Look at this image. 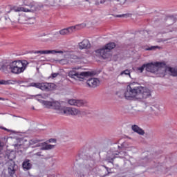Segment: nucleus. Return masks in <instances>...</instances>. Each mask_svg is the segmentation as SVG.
Returning <instances> with one entry per match:
<instances>
[{
  "label": "nucleus",
  "instance_id": "obj_20",
  "mask_svg": "<svg viewBox=\"0 0 177 177\" xmlns=\"http://www.w3.org/2000/svg\"><path fill=\"white\" fill-rule=\"evenodd\" d=\"M11 10H14V12H25L28 11V10H26V8L24 7L14 6L11 8L10 10L8 12H7V13H10Z\"/></svg>",
  "mask_w": 177,
  "mask_h": 177
},
{
  "label": "nucleus",
  "instance_id": "obj_49",
  "mask_svg": "<svg viewBox=\"0 0 177 177\" xmlns=\"http://www.w3.org/2000/svg\"><path fill=\"white\" fill-rule=\"evenodd\" d=\"M124 156H127V152H124Z\"/></svg>",
  "mask_w": 177,
  "mask_h": 177
},
{
  "label": "nucleus",
  "instance_id": "obj_26",
  "mask_svg": "<svg viewBox=\"0 0 177 177\" xmlns=\"http://www.w3.org/2000/svg\"><path fill=\"white\" fill-rule=\"evenodd\" d=\"M17 82V80H4V85H15Z\"/></svg>",
  "mask_w": 177,
  "mask_h": 177
},
{
  "label": "nucleus",
  "instance_id": "obj_38",
  "mask_svg": "<svg viewBox=\"0 0 177 177\" xmlns=\"http://www.w3.org/2000/svg\"><path fill=\"white\" fill-rule=\"evenodd\" d=\"M104 2H106V0H97L95 5H100V3H104Z\"/></svg>",
  "mask_w": 177,
  "mask_h": 177
},
{
  "label": "nucleus",
  "instance_id": "obj_37",
  "mask_svg": "<svg viewBox=\"0 0 177 177\" xmlns=\"http://www.w3.org/2000/svg\"><path fill=\"white\" fill-rule=\"evenodd\" d=\"M57 75H59V73H53L51 74V75L48 77V78H56V77H57Z\"/></svg>",
  "mask_w": 177,
  "mask_h": 177
},
{
  "label": "nucleus",
  "instance_id": "obj_24",
  "mask_svg": "<svg viewBox=\"0 0 177 177\" xmlns=\"http://www.w3.org/2000/svg\"><path fill=\"white\" fill-rule=\"evenodd\" d=\"M167 21L171 20L172 24H174V23H176V21H177V17H175V15H169V16L167 17Z\"/></svg>",
  "mask_w": 177,
  "mask_h": 177
},
{
  "label": "nucleus",
  "instance_id": "obj_40",
  "mask_svg": "<svg viewBox=\"0 0 177 177\" xmlns=\"http://www.w3.org/2000/svg\"><path fill=\"white\" fill-rule=\"evenodd\" d=\"M49 143H53L56 142V139L55 138H50L48 140Z\"/></svg>",
  "mask_w": 177,
  "mask_h": 177
},
{
  "label": "nucleus",
  "instance_id": "obj_16",
  "mask_svg": "<svg viewBox=\"0 0 177 177\" xmlns=\"http://www.w3.org/2000/svg\"><path fill=\"white\" fill-rule=\"evenodd\" d=\"M41 146V150H52V149L55 148V145H48L46 142H43L41 144H38L37 145V147H39Z\"/></svg>",
  "mask_w": 177,
  "mask_h": 177
},
{
  "label": "nucleus",
  "instance_id": "obj_4",
  "mask_svg": "<svg viewBox=\"0 0 177 177\" xmlns=\"http://www.w3.org/2000/svg\"><path fill=\"white\" fill-rule=\"evenodd\" d=\"M95 74L93 72H81L80 73L75 71H71L68 73V76L70 78H74V80H79L80 81H84L85 78L88 77H93Z\"/></svg>",
  "mask_w": 177,
  "mask_h": 177
},
{
  "label": "nucleus",
  "instance_id": "obj_22",
  "mask_svg": "<svg viewBox=\"0 0 177 177\" xmlns=\"http://www.w3.org/2000/svg\"><path fill=\"white\" fill-rule=\"evenodd\" d=\"M28 17L26 15H19L18 18V23L19 24H26Z\"/></svg>",
  "mask_w": 177,
  "mask_h": 177
},
{
  "label": "nucleus",
  "instance_id": "obj_1",
  "mask_svg": "<svg viewBox=\"0 0 177 177\" xmlns=\"http://www.w3.org/2000/svg\"><path fill=\"white\" fill-rule=\"evenodd\" d=\"M136 82L130 83L124 91V97L127 100L131 99H136L137 100H143L151 96V91L150 89L143 86H136Z\"/></svg>",
  "mask_w": 177,
  "mask_h": 177
},
{
  "label": "nucleus",
  "instance_id": "obj_28",
  "mask_svg": "<svg viewBox=\"0 0 177 177\" xmlns=\"http://www.w3.org/2000/svg\"><path fill=\"white\" fill-rule=\"evenodd\" d=\"M146 70V64H142L141 66L137 68V71L138 73H143Z\"/></svg>",
  "mask_w": 177,
  "mask_h": 177
},
{
  "label": "nucleus",
  "instance_id": "obj_42",
  "mask_svg": "<svg viewBox=\"0 0 177 177\" xmlns=\"http://www.w3.org/2000/svg\"><path fill=\"white\" fill-rule=\"evenodd\" d=\"M41 152H37L35 155L38 156V157H41V156H42V155H41Z\"/></svg>",
  "mask_w": 177,
  "mask_h": 177
},
{
  "label": "nucleus",
  "instance_id": "obj_32",
  "mask_svg": "<svg viewBox=\"0 0 177 177\" xmlns=\"http://www.w3.org/2000/svg\"><path fill=\"white\" fill-rule=\"evenodd\" d=\"M39 142H41L40 140L32 139L30 140L29 143L30 145H36V143H39Z\"/></svg>",
  "mask_w": 177,
  "mask_h": 177
},
{
  "label": "nucleus",
  "instance_id": "obj_51",
  "mask_svg": "<svg viewBox=\"0 0 177 177\" xmlns=\"http://www.w3.org/2000/svg\"><path fill=\"white\" fill-rule=\"evenodd\" d=\"M122 151H120L119 153H121Z\"/></svg>",
  "mask_w": 177,
  "mask_h": 177
},
{
  "label": "nucleus",
  "instance_id": "obj_27",
  "mask_svg": "<svg viewBox=\"0 0 177 177\" xmlns=\"http://www.w3.org/2000/svg\"><path fill=\"white\" fill-rule=\"evenodd\" d=\"M156 49H161V47L158 46H151L145 48V50H156Z\"/></svg>",
  "mask_w": 177,
  "mask_h": 177
},
{
  "label": "nucleus",
  "instance_id": "obj_44",
  "mask_svg": "<svg viewBox=\"0 0 177 177\" xmlns=\"http://www.w3.org/2000/svg\"><path fill=\"white\" fill-rule=\"evenodd\" d=\"M109 2H113V1H115L116 2H120V0H108Z\"/></svg>",
  "mask_w": 177,
  "mask_h": 177
},
{
  "label": "nucleus",
  "instance_id": "obj_41",
  "mask_svg": "<svg viewBox=\"0 0 177 177\" xmlns=\"http://www.w3.org/2000/svg\"><path fill=\"white\" fill-rule=\"evenodd\" d=\"M0 129H3V131H8V132H9L10 131V130L6 129V127H0Z\"/></svg>",
  "mask_w": 177,
  "mask_h": 177
},
{
  "label": "nucleus",
  "instance_id": "obj_43",
  "mask_svg": "<svg viewBox=\"0 0 177 177\" xmlns=\"http://www.w3.org/2000/svg\"><path fill=\"white\" fill-rule=\"evenodd\" d=\"M0 85H5V80L0 81Z\"/></svg>",
  "mask_w": 177,
  "mask_h": 177
},
{
  "label": "nucleus",
  "instance_id": "obj_50",
  "mask_svg": "<svg viewBox=\"0 0 177 177\" xmlns=\"http://www.w3.org/2000/svg\"><path fill=\"white\" fill-rule=\"evenodd\" d=\"M6 8H9V6H6Z\"/></svg>",
  "mask_w": 177,
  "mask_h": 177
},
{
  "label": "nucleus",
  "instance_id": "obj_17",
  "mask_svg": "<svg viewBox=\"0 0 177 177\" xmlns=\"http://www.w3.org/2000/svg\"><path fill=\"white\" fill-rule=\"evenodd\" d=\"M109 174H110V171H109V167L106 166H103L102 168L99 169V175L100 177H106Z\"/></svg>",
  "mask_w": 177,
  "mask_h": 177
},
{
  "label": "nucleus",
  "instance_id": "obj_21",
  "mask_svg": "<svg viewBox=\"0 0 177 177\" xmlns=\"http://www.w3.org/2000/svg\"><path fill=\"white\" fill-rule=\"evenodd\" d=\"M40 103L43 104L44 106L46 107V109H52V103L53 102L50 101H45L44 100H39Z\"/></svg>",
  "mask_w": 177,
  "mask_h": 177
},
{
  "label": "nucleus",
  "instance_id": "obj_15",
  "mask_svg": "<svg viewBox=\"0 0 177 177\" xmlns=\"http://www.w3.org/2000/svg\"><path fill=\"white\" fill-rule=\"evenodd\" d=\"M79 48L81 50L91 48V42L88 39H83L82 42L79 43Z\"/></svg>",
  "mask_w": 177,
  "mask_h": 177
},
{
  "label": "nucleus",
  "instance_id": "obj_14",
  "mask_svg": "<svg viewBox=\"0 0 177 177\" xmlns=\"http://www.w3.org/2000/svg\"><path fill=\"white\" fill-rule=\"evenodd\" d=\"M74 30H75V26H71L59 30V34L61 35H68V34H71Z\"/></svg>",
  "mask_w": 177,
  "mask_h": 177
},
{
  "label": "nucleus",
  "instance_id": "obj_11",
  "mask_svg": "<svg viewBox=\"0 0 177 177\" xmlns=\"http://www.w3.org/2000/svg\"><path fill=\"white\" fill-rule=\"evenodd\" d=\"M51 109H53L54 110H58L59 114H63V112H62V110L64 109V106H62L60 104V102L57 101H53Z\"/></svg>",
  "mask_w": 177,
  "mask_h": 177
},
{
  "label": "nucleus",
  "instance_id": "obj_29",
  "mask_svg": "<svg viewBox=\"0 0 177 177\" xmlns=\"http://www.w3.org/2000/svg\"><path fill=\"white\" fill-rule=\"evenodd\" d=\"M30 86H33L35 88H37V89H40L41 83H39V82H37V83L32 82V83H30Z\"/></svg>",
  "mask_w": 177,
  "mask_h": 177
},
{
  "label": "nucleus",
  "instance_id": "obj_45",
  "mask_svg": "<svg viewBox=\"0 0 177 177\" xmlns=\"http://www.w3.org/2000/svg\"><path fill=\"white\" fill-rule=\"evenodd\" d=\"M48 177H55V175L52 174V175L48 176Z\"/></svg>",
  "mask_w": 177,
  "mask_h": 177
},
{
  "label": "nucleus",
  "instance_id": "obj_35",
  "mask_svg": "<svg viewBox=\"0 0 177 177\" xmlns=\"http://www.w3.org/2000/svg\"><path fill=\"white\" fill-rule=\"evenodd\" d=\"M50 53L55 55V53H64L62 50H50Z\"/></svg>",
  "mask_w": 177,
  "mask_h": 177
},
{
  "label": "nucleus",
  "instance_id": "obj_6",
  "mask_svg": "<svg viewBox=\"0 0 177 177\" xmlns=\"http://www.w3.org/2000/svg\"><path fill=\"white\" fill-rule=\"evenodd\" d=\"M25 6H28V8H26V12H38V10H41L44 9V4L42 3H36L35 2H30L29 4L24 3Z\"/></svg>",
  "mask_w": 177,
  "mask_h": 177
},
{
  "label": "nucleus",
  "instance_id": "obj_33",
  "mask_svg": "<svg viewBox=\"0 0 177 177\" xmlns=\"http://www.w3.org/2000/svg\"><path fill=\"white\" fill-rule=\"evenodd\" d=\"M115 158V156H113V158L108 156L106 158V160L108 161V162H110L111 164H113V162H114V159Z\"/></svg>",
  "mask_w": 177,
  "mask_h": 177
},
{
  "label": "nucleus",
  "instance_id": "obj_19",
  "mask_svg": "<svg viewBox=\"0 0 177 177\" xmlns=\"http://www.w3.org/2000/svg\"><path fill=\"white\" fill-rule=\"evenodd\" d=\"M131 129L134 131L138 133V135H145V131L143 129H140L138 125L134 124L131 127Z\"/></svg>",
  "mask_w": 177,
  "mask_h": 177
},
{
  "label": "nucleus",
  "instance_id": "obj_30",
  "mask_svg": "<svg viewBox=\"0 0 177 177\" xmlns=\"http://www.w3.org/2000/svg\"><path fill=\"white\" fill-rule=\"evenodd\" d=\"M35 23V18H28L26 24H34Z\"/></svg>",
  "mask_w": 177,
  "mask_h": 177
},
{
  "label": "nucleus",
  "instance_id": "obj_25",
  "mask_svg": "<svg viewBox=\"0 0 177 177\" xmlns=\"http://www.w3.org/2000/svg\"><path fill=\"white\" fill-rule=\"evenodd\" d=\"M35 53L36 54L40 53V55H49L50 54V50H37V51H35Z\"/></svg>",
  "mask_w": 177,
  "mask_h": 177
},
{
  "label": "nucleus",
  "instance_id": "obj_46",
  "mask_svg": "<svg viewBox=\"0 0 177 177\" xmlns=\"http://www.w3.org/2000/svg\"><path fill=\"white\" fill-rule=\"evenodd\" d=\"M0 100H5V99L0 97Z\"/></svg>",
  "mask_w": 177,
  "mask_h": 177
},
{
  "label": "nucleus",
  "instance_id": "obj_2",
  "mask_svg": "<svg viewBox=\"0 0 177 177\" xmlns=\"http://www.w3.org/2000/svg\"><path fill=\"white\" fill-rule=\"evenodd\" d=\"M28 64H30L28 61L24 59L14 61L12 62L10 73H12V74H21V73H24Z\"/></svg>",
  "mask_w": 177,
  "mask_h": 177
},
{
  "label": "nucleus",
  "instance_id": "obj_31",
  "mask_svg": "<svg viewBox=\"0 0 177 177\" xmlns=\"http://www.w3.org/2000/svg\"><path fill=\"white\" fill-rule=\"evenodd\" d=\"M118 149H128V142L122 143L120 146H118Z\"/></svg>",
  "mask_w": 177,
  "mask_h": 177
},
{
  "label": "nucleus",
  "instance_id": "obj_34",
  "mask_svg": "<svg viewBox=\"0 0 177 177\" xmlns=\"http://www.w3.org/2000/svg\"><path fill=\"white\" fill-rule=\"evenodd\" d=\"M121 75H131V72H129V70H128V69H126L125 71H122L121 72Z\"/></svg>",
  "mask_w": 177,
  "mask_h": 177
},
{
  "label": "nucleus",
  "instance_id": "obj_7",
  "mask_svg": "<svg viewBox=\"0 0 177 177\" xmlns=\"http://www.w3.org/2000/svg\"><path fill=\"white\" fill-rule=\"evenodd\" d=\"M56 88V84L55 83H48L41 82L40 83L41 91H45L46 92H49V91H53Z\"/></svg>",
  "mask_w": 177,
  "mask_h": 177
},
{
  "label": "nucleus",
  "instance_id": "obj_8",
  "mask_svg": "<svg viewBox=\"0 0 177 177\" xmlns=\"http://www.w3.org/2000/svg\"><path fill=\"white\" fill-rule=\"evenodd\" d=\"M62 113L63 114H66V115H78L80 114V111L75 108H64V109H62Z\"/></svg>",
  "mask_w": 177,
  "mask_h": 177
},
{
  "label": "nucleus",
  "instance_id": "obj_5",
  "mask_svg": "<svg viewBox=\"0 0 177 177\" xmlns=\"http://www.w3.org/2000/svg\"><path fill=\"white\" fill-rule=\"evenodd\" d=\"M165 62H150L145 64V71L147 73H152L156 74L158 71V68H162L165 67Z\"/></svg>",
  "mask_w": 177,
  "mask_h": 177
},
{
  "label": "nucleus",
  "instance_id": "obj_47",
  "mask_svg": "<svg viewBox=\"0 0 177 177\" xmlns=\"http://www.w3.org/2000/svg\"><path fill=\"white\" fill-rule=\"evenodd\" d=\"M85 176L84 174L81 175L80 177H84Z\"/></svg>",
  "mask_w": 177,
  "mask_h": 177
},
{
  "label": "nucleus",
  "instance_id": "obj_36",
  "mask_svg": "<svg viewBox=\"0 0 177 177\" xmlns=\"http://www.w3.org/2000/svg\"><path fill=\"white\" fill-rule=\"evenodd\" d=\"M115 17H129V14L117 15Z\"/></svg>",
  "mask_w": 177,
  "mask_h": 177
},
{
  "label": "nucleus",
  "instance_id": "obj_9",
  "mask_svg": "<svg viewBox=\"0 0 177 177\" xmlns=\"http://www.w3.org/2000/svg\"><path fill=\"white\" fill-rule=\"evenodd\" d=\"M10 162H8V174L10 175V177L15 176V174H16V169H15V167H16V163L12 158H10L8 157Z\"/></svg>",
  "mask_w": 177,
  "mask_h": 177
},
{
  "label": "nucleus",
  "instance_id": "obj_52",
  "mask_svg": "<svg viewBox=\"0 0 177 177\" xmlns=\"http://www.w3.org/2000/svg\"><path fill=\"white\" fill-rule=\"evenodd\" d=\"M115 154H116V156H117L118 153H115Z\"/></svg>",
  "mask_w": 177,
  "mask_h": 177
},
{
  "label": "nucleus",
  "instance_id": "obj_23",
  "mask_svg": "<svg viewBox=\"0 0 177 177\" xmlns=\"http://www.w3.org/2000/svg\"><path fill=\"white\" fill-rule=\"evenodd\" d=\"M169 71L171 73L173 77H177V68L169 67Z\"/></svg>",
  "mask_w": 177,
  "mask_h": 177
},
{
  "label": "nucleus",
  "instance_id": "obj_13",
  "mask_svg": "<svg viewBox=\"0 0 177 177\" xmlns=\"http://www.w3.org/2000/svg\"><path fill=\"white\" fill-rule=\"evenodd\" d=\"M22 168L24 171H30L32 168V163L29 159H25L22 163Z\"/></svg>",
  "mask_w": 177,
  "mask_h": 177
},
{
  "label": "nucleus",
  "instance_id": "obj_12",
  "mask_svg": "<svg viewBox=\"0 0 177 177\" xmlns=\"http://www.w3.org/2000/svg\"><path fill=\"white\" fill-rule=\"evenodd\" d=\"M98 82L99 80H97V78H89L87 80L86 85L88 86V88H96Z\"/></svg>",
  "mask_w": 177,
  "mask_h": 177
},
{
  "label": "nucleus",
  "instance_id": "obj_48",
  "mask_svg": "<svg viewBox=\"0 0 177 177\" xmlns=\"http://www.w3.org/2000/svg\"><path fill=\"white\" fill-rule=\"evenodd\" d=\"M86 2H89V0H85Z\"/></svg>",
  "mask_w": 177,
  "mask_h": 177
},
{
  "label": "nucleus",
  "instance_id": "obj_3",
  "mask_svg": "<svg viewBox=\"0 0 177 177\" xmlns=\"http://www.w3.org/2000/svg\"><path fill=\"white\" fill-rule=\"evenodd\" d=\"M114 48H115V43L109 42L102 48L95 50V53L100 55L102 59H109L111 56L110 52H111L112 49H114Z\"/></svg>",
  "mask_w": 177,
  "mask_h": 177
},
{
  "label": "nucleus",
  "instance_id": "obj_39",
  "mask_svg": "<svg viewBox=\"0 0 177 177\" xmlns=\"http://www.w3.org/2000/svg\"><path fill=\"white\" fill-rule=\"evenodd\" d=\"M59 63L60 64H66V63H67V61L66 59H61L59 61Z\"/></svg>",
  "mask_w": 177,
  "mask_h": 177
},
{
  "label": "nucleus",
  "instance_id": "obj_18",
  "mask_svg": "<svg viewBox=\"0 0 177 177\" xmlns=\"http://www.w3.org/2000/svg\"><path fill=\"white\" fill-rule=\"evenodd\" d=\"M0 70H1L2 71H3V73H10L11 70H12V63L10 64H3Z\"/></svg>",
  "mask_w": 177,
  "mask_h": 177
},
{
  "label": "nucleus",
  "instance_id": "obj_10",
  "mask_svg": "<svg viewBox=\"0 0 177 177\" xmlns=\"http://www.w3.org/2000/svg\"><path fill=\"white\" fill-rule=\"evenodd\" d=\"M68 104L71 106H77V107H82L86 104V101L82 100H69L68 101Z\"/></svg>",
  "mask_w": 177,
  "mask_h": 177
}]
</instances>
